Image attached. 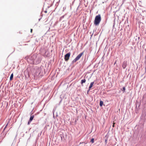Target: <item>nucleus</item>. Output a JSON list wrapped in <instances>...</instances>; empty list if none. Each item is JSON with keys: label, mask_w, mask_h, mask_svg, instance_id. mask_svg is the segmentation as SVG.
Masks as SVG:
<instances>
[{"label": "nucleus", "mask_w": 146, "mask_h": 146, "mask_svg": "<svg viewBox=\"0 0 146 146\" xmlns=\"http://www.w3.org/2000/svg\"><path fill=\"white\" fill-rule=\"evenodd\" d=\"M121 90L123 91V92H124L125 91V87H124L122 89H121Z\"/></svg>", "instance_id": "11"}, {"label": "nucleus", "mask_w": 146, "mask_h": 146, "mask_svg": "<svg viewBox=\"0 0 146 146\" xmlns=\"http://www.w3.org/2000/svg\"><path fill=\"white\" fill-rule=\"evenodd\" d=\"M92 143H93L94 142V138H92L90 141Z\"/></svg>", "instance_id": "12"}, {"label": "nucleus", "mask_w": 146, "mask_h": 146, "mask_svg": "<svg viewBox=\"0 0 146 146\" xmlns=\"http://www.w3.org/2000/svg\"><path fill=\"white\" fill-rule=\"evenodd\" d=\"M127 65V61H124L122 65V67L123 69H125Z\"/></svg>", "instance_id": "5"}, {"label": "nucleus", "mask_w": 146, "mask_h": 146, "mask_svg": "<svg viewBox=\"0 0 146 146\" xmlns=\"http://www.w3.org/2000/svg\"><path fill=\"white\" fill-rule=\"evenodd\" d=\"M32 31H33V30H32V29H31V32L32 33Z\"/></svg>", "instance_id": "16"}, {"label": "nucleus", "mask_w": 146, "mask_h": 146, "mask_svg": "<svg viewBox=\"0 0 146 146\" xmlns=\"http://www.w3.org/2000/svg\"><path fill=\"white\" fill-rule=\"evenodd\" d=\"M84 54V52H82L78 54L76 57L73 60V62H75L77 61Z\"/></svg>", "instance_id": "3"}, {"label": "nucleus", "mask_w": 146, "mask_h": 146, "mask_svg": "<svg viewBox=\"0 0 146 146\" xmlns=\"http://www.w3.org/2000/svg\"><path fill=\"white\" fill-rule=\"evenodd\" d=\"M101 21V17L100 15H98L96 16L95 18L94 21V24L95 25H98L100 23V21Z\"/></svg>", "instance_id": "1"}, {"label": "nucleus", "mask_w": 146, "mask_h": 146, "mask_svg": "<svg viewBox=\"0 0 146 146\" xmlns=\"http://www.w3.org/2000/svg\"><path fill=\"white\" fill-rule=\"evenodd\" d=\"M86 81V80L85 79L82 80L81 81V84H82L83 83H85Z\"/></svg>", "instance_id": "7"}, {"label": "nucleus", "mask_w": 146, "mask_h": 146, "mask_svg": "<svg viewBox=\"0 0 146 146\" xmlns=\"http://www.w3.org/2000/svg\"><path fill=\"white\" fill-rule=\"evenodd\" d=\"M13 74L12 73L11 74L10 77V79L11 80L13 78Z\"/></svg>", "instance_id": "9"}, {"label": "nucleus", "mask_w": 146, "mask_h": 146, "mask_svg": "<svg viewBox=\"0 0 146 146\" xmlns=\"http://www.w3.org/2000/svg\"><path fill=\"white\" fill-rule=\"evenodd\" d=\"M45 13H46V11H45Z\"/></svg>", "instance_id": "17"}, {"label": "nucleus", "mask_w": 146, "mask_h": 146, "mask_svg": "<svg viewBox=\"0 0 146 146\" xmlns=\"http://www.w3.org/2000/svg\"><path fill=\"white\" fill-rule=\"evenodd\" d=\"M94 82H91V83L90 85L89 88V90H88V92H89L91 88L92 87L93 85L94 84Z\"/></svg>", "instance_id": "6"}, {"label": "nucleus", "mask_w": 146, "mask_h": 146, "mask_svg": "<svg viewBox=\"0 0 146 146\" xmlns=\"http://www.w3.org/2000/svg\"><path fill=\"white\" fill-rule=\"evenodd\" d=\"M70 55V52L67 53L65 55L64 60L65 61H67L69 60Z\"/></svg>", "instance_id": "4"}, {"label": "nucleus", "mask_w": 146, "mask_h": 146, "mask_svg": "<svg viewBox=\"0 0 146 146\" xmlns=\"http://www.w3.org/2000/svg\"><path fill=\"white\" fill-rule=\"evenodd\" d=\"M40 73L41 69L40 68L37 69L36 70V72L35 73L34 76L36 77H39L41 75Z\"/></svg>", "instance_id": "2"}, {"label": "nucleus", "mask_w": 146, "mask_h": 146, "mask_svg": "<svg viewBox=\"0 0 146 146\" xmlns=\"http://www.w3.org/2000/svg\"><path fill=\"white\" fill-rule=\"evenodd\" d=\"M115 122H114V121H113V125H112V127H114V126H115Z\"/></svg>", "instance_id": "13"}, {"label": "nucleus", "mask_w": 146, "mask_h": 146, "mask_svg": "<svg viewBox=\"0 0 146 146\" xmlns=\"http://www.w3.org/2000/svg\"><path fill=\"white\" fill-rule=\"evenodd\" d=\"M8 123H9V122H8V123H7V124H6V125L4 129H5V128L6 127H7V126L8 125Z\"/></svg>", "instance_id": "15"}, {"label": "nucleus", "mask_w": 146, "mask_h": 146, "mask_svg": "<svg viewBox=\"0 0 146 146\" xmlns=\"http://www.w3.org/2000/svg\"><path fill=\"white\" fill-rule=\"evenodd\" d=\"M31 121H30V120H29V121L28 122V125H29L30 123L31 122Z\"/></svg>", "instance_id": "14"}, {"label": "nucleus", "mask_w": 146, "mask_h": 146, "mask_svg": "<svg viewBox=\"0 0 146 146\" xmlns=\"http://www.w3.org/2000/svg\"><path fill=\"white\" fill-rule=\"evenodd\" d=\"M34 117V115L31 116V117H30V119H29V120H30V121H32L33 120Z\"/></svg>", "instance_id": "8"}, {"label": "nucleus", "mask_w": 146, "mask_h": 146, "mask_svg": "<svg viewBox=\"0 0 146 146\" xmlns=\"http://www.w3.org/2000/svg\"><path fill=\"white\" fill-rule=\"evenodd\" d=\"M103 102L102 101H100V106H102L103 104Z\"/></svg>", "instance_id": "10"}]
</instances>
